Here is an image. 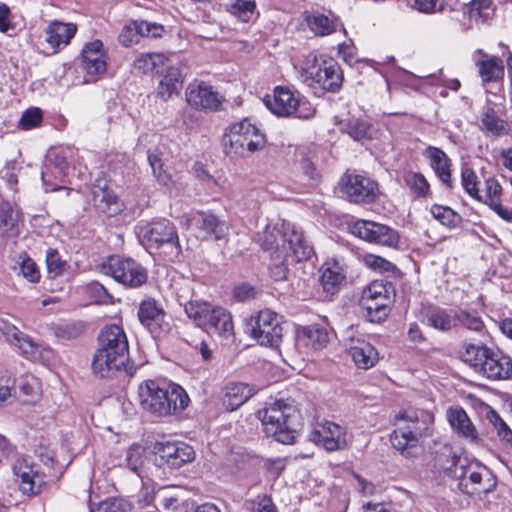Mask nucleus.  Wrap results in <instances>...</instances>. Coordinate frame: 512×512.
Segmentation results:
<instances>
[{
  "instance_id": "obj_1",
  "label": "nucleus",
  "mask_w": 512,
  "mask_h": 512,
  "mask_svg": "<svg viewBox=\"0 0 512 512\" xmlns=\"http://www.w3.org/2000/svg\"><path fill=\"white\" fill-rule=\"evenodd\" d=\"M138 395L141 408L155 417L180 413L190 402L188 394L180 385L156 380L140 384Z\"/></svg>"
},
{
  "instance_id": "obj_2",
  "label": "nucleus",
  "mask_w": 512,
  "mask_h": 512,
  "mask_svg": "<svg viewBox=\"0 0 512 512\" xmlns=\"http://www.w3.org/2000/svg\"><path fill=\"white\" fill-rule=\"evenodd\" d=\"M129 344L125 331L118 325L104 327L98 336V348L92 360L93 373L101 378L125 368Z\"/></svg>"
},
{
  "instance_id": "obj_3",
  "label": "nucleus",
  "mask_w": 512,
  "mask_h": 512,
  "mask_svg": "<svg viewBox=\"0 0 512 512\" xmlns=\"http://www.w3.org/2000/svg\"><path fill=\"white\" fill-rule=\"evenodd\" d=\"M257 415L266 435L283 444L294 442L295 434L302 424L301 414L290 400L266 403Z\"/></svg>"
},
{
  "instance_id": "obj_4",
  "label": "nucleus",
  "mask_w": 512,
  "mask_h": 512,
  "mask_svg": "<svg viewBox=\"0 0 512 512\" xmlns=\"http://www.w3.org/2000/svg\"><path fill=\"white\" fill-rule=\"evenodd\" d=\"M460 359L490 380H504L512 376V359L499 349L482 343L463 342Z\"/></svg>"
},
{
  "instance_id": "obj_5",
  "label": "nucleus",
  "mask_w": 512,
  "mask_h": 512,
  "mask_svg": "<svg viewBox=\"0 0 512 512\" xmlns=\"http://www.w3.org/2000/svg\"><path fill=\"white\" fill-rule=\"evenodd\" d=\"M434 422V416L425 410L408 409L396 416L390 441L393 447L406 457H414L420 439L425 436Z\"/></svg>"
},
{
  "instance_id": "obj_6",
  "label": "nucleus",
  "mask_w": 512,
  "mask_h": 512,
  "mask_svg": "<svg viewBox=\"0 0 512 512\" xmlns=\"http://www.w3.org/2000/svg\"><path fill=\"white\" fill-rule=\"evenodd\" d=\"M265 144V135L249 119L231 124L222 137L223 151L229 157H244L246 152L262 150Z\"/></svg>"
},
{
  "instance_id": "obj_7",
  "label": "nucleus",
  "mask_w": 512,
  "mask_h": 512,
  "mask_svg": "<svg viewBox=\"0 0 512 512\" xmlns=\"http://www.w3.org/2000/svg\"><path fill=\"white\" fill-rule=\"evenodd\" d=\"M267 108L279 117L311 119L316 113L315 107L303 96L288 88L276 87L273 98L265 100Z\"/></svg>"
},
{
  "instance_id": "obj_8",
  "label": "nucleus",
  "mask_w": 512,
  "mask_h": 512,
  "mask_svg": "<svg viewBox=\"0 0 512 512\" xmlns=\"http://www.w3.org/2000/svg\"><path fill=\"white\" fill-rule=\"evenodd\" d=\"M139 238L147 249H159L164 245L171 247L175 256L181 253V245L176 227L166 219L147 223L139 228Z\"/></svg>"
},
{
  "instance_id": "obj_9",
  "label": "nucleus",
  "mask_w": 512,
  "mask_h": 512,
  "mask_svg": "<svg viewBox=\"0 0 512 512\" xmlns=\"http://www.w3.org/2000/svg\"><path fill=\"white\" fill-rule=\"evenodd\" d=\"M247 326L251 337L260 345L276 347L282 340L280 316L270 309L261 310L251 317Z\"/></svg>"
},
{
  "instance_id": "obj_10",
  "label": "nucleus",
  "mask_w": 512,
  "mask_h": 512,
  "mask_svg": "<svg viewBox=\"0 0 512 512\" xmlns=\"http://www.w3.org/2000/svg\"><path fill=\"white\" fill-rule=\"evenodd\" d=\"M102 271L130 288L140 287L147 281L146 269L131 258L111 256L103 264Z\"/></svg>"
},
{
  "instance_id": "obj_11",
  "label": "nucleus",
  "mask_w": 512,
  "mask_h": 512,
  "mask_svg": "<svg viewBox=\"0 0 512 512\" xmlns=\"http://www.w3.org/2000/svg\"><path fill=\"white\" fill-rule=\"evenodd\" d=\"M186 229H196L199 237L205 240H221L229 230L226 221L219 219L211 211H195L184 215L181 221Z\"/></svg>"
},
{
  "instance_id": "obj_12",
  "label": "nucleus",
  "mask_w": 512,
  "mask_h": 512,
  "mask_svg": "<svg viewBox=\"0 0 512 512\" xmlns=\"http://www.w3.org/2000/svg\"><path fill=\"white\" fill-rule=\"evenodd\" d=\"M350 231L355 236L370 243L391 248L399 246V233L385 224L368 220H357L350 226Z\"/></svg>"
},
{
  "instance_id": "obj_13",
  "label": "nucleus",
  "mask_w": 512,
  "mask_h": 512,
  "mask_svg": "<svg viewBox=\"0 0 512 512\" xmlns=\"http://www.w3.org/2000/svg\"><path fill=\"white\" fill-rule=\"evenodd\" d=\"M308 439L329 452L343 450L348 445L346 428L331 421L318 424Z\"/></svg>"
},
{
  "instance_id": "obj_14",
  "label": "nucleus",
  "mask_w": 512,
  "mask_h": 512,
  "mask_svg": "<svg viewBox=\"0 0 512 512\" xmlns=\"http://www.w3.org/2000/svg\"><path fill=\"white\" fill-rule=\"evenodd\" d=\"M459 478L460 490L469 495L487 494L496 487V480L491 471L480 465L475 467L469 466L467 469H464Z\"/></svg>"
},
{
  "instance_id": "obj_15",
  "label": "nucleus",
  "mask_w": 512,
  "mask_h": 512,
  "mask_svg": "<svg viewBox=\"0 0 512 512\" xmlns=\"http://www.w3.org/2000/svg\"><path fill=\"white\" fill-rule=\"evenodd\" d=\"M341 191L352 202H372L376 197L378 184L363 175L346 174L341 180Z\"/></svg>"
},
{
  "instance_id": "obj_16",
  "label": "nucleus",
  "mask_w": 512,
  "mask_h": 512,
  "mask_svg": "<svg viewBox=\"0 0 512 512\" xmlns=\"http://www.w3.org/2000/svg\"><path fill=\"white\" fill-rule=\"evenodd\" d=\"M154 450L164 463L175 469L195 458L193 448L183 442H157Z\"/></svg>"
},
{
  "instance_id": "obj_17",
  "label": "nucleus",
  "mask_w": 512,
  "mask_h": 512,
  "mask_svg": "<svg viewBox=\"0 0 512 512\" xmlns=\"http://www.w3.org/2000/svg\"><path fill=\"white\" fill-rule=\"evenodd\" d=\"M186 100L196 109L212 111L218 110L222 103L219 93L205 82L190 83L186 88Z\"/></svg>"
},
{
  "instance_id": "obj_18",
  "label": "nucleus",
  "mask_w": 512,
  "mask_h": 512,
  "mask_svg": "<svg viewBox=\"0 0 512 512\" xmlns=\"http://www.w3.org/2000/svg\"><path fill=\"white\" fill-rule=\"evenodd\" d=\"M15 481L20 491L25 495L39 493L43 483V477L34 469V466L25 457L17 458L12 466Z\"/></svg>"
},
{
  "instance_id": "obj_19",
  "label": "nucleus",
  "mask_w": 512,
  "mask_h": 512,
  "mask_svg": "<svg viewBox=\"0 0 512 512\" xmlns=\"http://www.w3.org/2000/svg\"><path fill=\"white\" fill-rule=\"evenodd\" d=\"M163 26L143 20H134L127 23L121 30L118 40L124 47H130L139 42L140 37L159 38L162 36Z\"/></svg>"
},
{
  "instance_id": "obj_20",
  "label": "nucleus",
  "mask_w": 512,
  "mask_h": 512,
  "mask_svg": "<svg viewBox=\"0 0 512 512\" xmlns=\"http://www.w3.org/2000/svg\"><path fill=\"white\" fill-rule=\"evenodd\" d=\"M165 315L163 308L154 299L148 298L139 305L138 319L154 338L160 337L162 333Z\"/></svg>"
},
{
  "instance_id": "obj_21",
  "label": "nucleus",
  "mask_w": 512,
  "mask_h": 512,
  "mask_svg": "<svg viewBox=\"0 0 512 512\" xmlns=\"http://www.w3.org/2000/svg\"><path fill=\"white\" fill-rule=\"evenodd\" d=\"M347 351L359 369L368 370L379 361L378 351L364 338H351Z\"/></svg>"
},
{
  "instance_id": "obj_22",
  "label": "nucleus",
  "mask_w": 512,
  "mask_h": 512,
  "mask_svg": "<svg viewBox=\"0 0 512 512\" xmlns=\"http://www.w3.org/2000/svg\"><path fill=\"white\" fill-rule=\"evenodd\" d=\"M313 80L325 91L337 92L343 81L340 66L334 62H323L315 71L309 72Z\"/></svg>"
},
{
  "instance_id": "obj_23",
  "label": "nucleus",
  "mask_w": 512,
  "mask_h": 512,
  "mask_svg": "<svg viewBox=\"0 0 512 512\" xmlns=\"http://www.w3.org/2000/svg\"><path fill=\"white\" fill-rule=\"evenodd\" d=\"M447 420L454 432L461 438L471 443L480 440L479 433L467 413L462 408H450L447 411Z\"/></svg>"
},
{
  "instance_id": "obj_24",
  "label": "nucleus",
  "mask_w": 512,
  "mask_h": 512,
  "mask_svg": "<svg viewBox=\"0 0 512 512\" xmlns=\"http://www.w3.org/2000/svg\"><path fill=\"white\" fill-rule=\"evenodd\" d=\"M82 67L89 75H97L106 71L107 63L103 43L100 40H94L84 46Z\"/></svg>"
},
{
  "instance_id": "obj_25",
  "label": "nucleus",
  "mask_w": 512,
  "mask_h": 512,
  "mask_svg": "<svg viewBox=\"0 0 512 512\" xmlns=\"http://www.w3.org/2000/svg\"><path fill=\"white\" fill-rule=\"evenodd\" d=\"M424 155L429 159L430 166L447 187H452L451 166L452 161L448 155L440 148L429 146L425 149Z\"/></svg>"
},
{
  "instance_id": "obj_26",
  "label": "nucleus",
  "mask_w": 512,
  "mask_h": 512,
  "mask_svg": "<svg viewBox=\"0 0 512 512\" xmlns=\"http://www.w3.org/2000/svg\"><path fill=\"white\" fill-rule=\"evenodd\" d=\"M257 389L255 386L242 382L229 383L225 387L223 403L227 409L233 411L249 400Z\"/></svg>"
},
{
  "instance_id": "obj_27",
  "label": "nucleus",
  "mask_w": 512,
  "mask_h": 512,
  "mask_svg": "<svg viewBox=\"0 0 512 512\" xmlns=\"http://www.w3.org/2000/svg\"><path fill=\"white\" fill-rule=\"evenodd\" d=\"M312 253L313 249L305 241L302 233L294 229L289 230L286 240V249L282 258L284 260L291 258L292 260L300 262L309 259Z\"/></svg>"
},
{
  "instance_id": "obj_28",
  "label": "nucleus",
  "mask_w": 512,
  "mask_h": 512,
  "mask_svg": "<svg viewBox=\"0 0 512 512\" xmlns=\"http://www.w3.org/2000/svg\"><path fill=\"white\" fill-rule=\"evenodd\" d=\"M299 340L311 350H321L330 341V331L326 326L311 324L303 327L298 332Z\"/></svg>"
},
{
  "instance_id": "obj_29",
  "label": "nucleus",
  "mask_w": 512,
  "mask_h": 512,
  "mask_svg": "<svg viewBox=\"0 0 512 512\" xmlns=\"http://www.w3.org/2000/svg\"><path fill=\"white\" fill-rule=\"evenodd\" d=\"M207 319V330H210L219 336L228 339L234 334V324L231 314L222 307H214L211 315Z\"/></svg>"
},
{
  "instance_id": "obj_30",
  "label": "nucleus",
  "mask_w": 512,
  "mask_h": 512,
  "mask_svg": "<svg viewBox=\"0 0 512 512\" xmlns=\"http://www.w3.org/2000/svg\"><path fill=\"white\" fill-rule=\"evenodd\" d=\"M92 202L101 213L111 217L121 212V205L116 195L106 187H96L92 190Z\"/></svg>"
},
{
  "instance_id": "obj_31",
  "label": "nucleus",
  "mask_w": 512,
  "mask_h": 512,
  "mask_svg": "<svg viewBox=\"0 0 512 512\" xmlns=\"http://www.w3.org/2000/svg\"><path fill=\"white\" fill-rule=\"evenodd\" d=\"M166 68V73L157 87V97L164 102L168 101L173 95L179 94L183 84L182 75L177 68L168 65Z\"/></svg>"
},
{
  "instance_id": "obj_32",
  "label": "nucleus",
  "mask_w": 512,
  "mask_h": 512,
  "mask_svg": "<svg viewBox=\"0 0 512 512\" xmlns=\"http://www.w3.org/2000/svg\"><path fill=\"white\" fill-rule=\"evenodd\" d=\"M169 59L161 53H141L133 62V67L139 73H163Z\"/></svg>"
},
{
  "instance_id": "obj_33",
  "label": "nucleus",
  "mask_w": 512,
  "mask_h": 512,
  "mask_svg": "<svg viewBox=\"0 0 512 512\" xmlns=\"http://www.w3.org/2000/svg\"><path fill=\"white\" fill-rule=\"evenodd\" d=\"M289 230L282 232L276 227L267 226L263 231L261 238V246L265 251L276 254L277 258H282L286 249V240Z\"/></svg>"
},
{
  "instance_id": "obj_34",
  "label": "nucleus",
  "mask_w": 512,
  "mask_h": 512,
  "mask_svg": "<svg viewBox=\"0 0 512 512\" xmlns=\"http://www.w3.org/2000/svg\"><path fill=\"white\" fill-rule=\"evenodd\" d=\"M77 27L73 23L52 22L47 28V42L53 47L67 45L74 37Z\"/></svg>"
},
{
  "instance_id": "obj_35",
  "label": "nucleus",
  "mask_w": 512,
  "mask_h": 512,
  "mask_svg": "<svg viewBox=\"0 0 512 512\" xmlns=\"http://www.w3.org/2000/svg\"><path fill=\"white\" fill-rule=\"evenodd\" d=\"M424 319L428 326L442 332L450 331L455 325L454 313L440 307H429L424 313Z\"/></svg>"
},
{
  "instance_id": "obj_36",
  "label": "nucleus",
  "mask_w": 512,
  "mask_h": 512,
  "mask_svg": "<svg viewBox=\"0 0 512 512\" xmlns=\"http://www.w3.org/2000/svg\"><path fill=\"white\" fill-rule=\"evenodd\" d=\"M455 325L465 330L481 334L485 331L482 317L475 310L459 309L454 312Z\"/></svg>"
},
{
  "instance_id": "obj_37",
  "label": "nucleus",
  "mask_w": 512,
  "mask_h": 512,
  "mask_svg": "<svg viewBox=\"0 0 512 512\" xmlns=\"http://www.w3.org/2000/svg\"><path fill=\"white\" fill-rule=\"evenodd\" d=\"M392 298L362 299V308L366 310V317L370 322L380 323L384 321L390 312Z\"/></svg>"
},
{
  "instance_id": "obj_38",
  "label": "nucleus",
  "mask_w": 512,
  "mask_h": 512,
  "mask_svg": "<svg viewBox=\"0 0 512 512\" xmlns=\"http://www.w3.org/2000/svg\"><path fill=\"white\" fill-rule=\"evenodd\" d=\"M19 213L9 202H3L0 206V233L4 236L18 234Z\"/></svg>"
},
{
  "instance_id": "obj_39",
  "label": "nucleus",
  "mask_w": 512,
  "mask_h": 512,
  "mask_svg": "<svg viewBox=\"0 0 512 512\" xmlns=\"http://www.w3.org/2000/svg\"><path fill=\"white\" fill-rule=\"evenodd\" d=\"M213 309L214 306L206 301L190 300L184 304L186 315L199 327H207V319Z\"/></svg>"
},
{
  "instance_id": "obj_40",
  "label": "nucleus",
  "mask_w": 512,
  "mask_h": 512,
  "mask_svg": "<svg viewBox=\"0 0 512 512\" xmlns=\"http://www.w3.org/2000/svg\"><path fill=\"white\" fill-rule=\"evenodd\" d=\"M481 128L494 136H503L509 132V124L501 119L492 108H486L481 117Z\"/></svg>"
},
{
  "instance_id": "obj_41",
  "label": "nucleus",
  "mask_w": 512,
  "mask_h": 512,
  "mask_svg": "<svg viewBox=\"0 0 512 512\" xmlns=\"http://www.w3.org/2000/svg\"><path fill=\"white\" fill-rule=\"evenodd\" d=\"M321 271L319 281L323 289L331 295L334 294L344 280V275L341 273L340 267L336 263H334L333 266L325 264L322 266Z\"/></svg>"
},
{
  "instance_id": "obj_42",
  "label": "nucleus",
  "mask_w": 512,
  "mask_h": 512,
  "mask_svg": "<svg viewBox=\"0 0 512 512\" xmlns=\"http://www.w3.org/2000/svg\"><path fill=\"white\" fill-rule=\"evenodd\" d=\"M476 64L484 82L496 81L504 75L502 60L497 57L481 59Z\"/></svg>"
},
{
  "instance_id": "obj_43",
  "label": "nucleus",
  "mask_w": 512,
  "mask_h": 512,
  "mask_svg": "<svg viewBox=\"0 0 512 512\" xmlns=\"http://www.w3.org/2000/svg\"><path fill=\"white\" fill-rule=\"evenodd\" d=\"M12 345L17 347L22 355L31 360L40 359L43 356V352L48 351L23 332L21 333V337H18Z\"/></svg>"
},
{
  "instance_id": "obj_44",
  "label": "nucleus",
  "mask_w": 512,
  "mask_h": 512,
  "mask_svg": "<svg viewBox=\"0 0 512 512\" xmlns=\"http://www.w3.org/2000/svg\"><path fill=\"white\" fill-rule=\"evenodd\" d=\"M341 130L347 133L351 138L356 141L367 139L370 137V126L367 122L358 119L350 118L340 123Z\"/></svg>"
},
{
  "instance_id": "obj_45",
  "label": "nucleus",
  "mask_w": 512,
  "mask_h": 512,
  "mask_svg": "<svg viewBox=\"0 0 512 512\" xmlns=\"http://www.w3.org/2000/svg\"><path fill=\"white\" fill-rule=\"evenodd\" d=\"M148 162L158 183L170 189L173 185V180L171 174L163 169L161 153L158 151L148 152Z\"/></svg>"
},
{
  "instance_id": "obj_46",
  "label": "nucleus",
  "mask_w": 512,
  "mask_h": 512,
  "mask_svg": "<svg viewBox=\"0 0 512 512\" xmlns=\"http://www.w3.org/2000/svg\"><path fill=\"white\" fill-rule=\"evenodd\" d=\"M310 30L317 36H327L335 31V24L328 16L314 13L306 18Z\"/></svg>"
},
{
  "instance_id": "obj_47",
  "label": "nucleus",
  "mask_w": 512,
  "mask_h": 512,
  "mask_svg": "<svg viewBox=\"0 0 512 512\" xmlns=\"http://www.w3.org/2000/svg\"><path fill=\"white\" fill-rule=\"evenodd\" d=\"M431 214L442 225L449 228H455L461 222V216L447 206L435 204L431 207Z\"/></svg>"
},
{
  "instance_id": "obj_48",
  "label": "nucleus",
  "mask_w": 512,
  "mask_h": 512,
  "mask_svg": "<svg viewBox=\"0 0 512 512\" xmlns=\"http://www.w3.org/2000/svg\"><path fill=\"white\" fill-rule=\"evenodd\" d=\"M486 418L496 430L499 438L507 444H510L512 447V430L499 416V414L495 410L490 409L486 413Z\"/></svg>"
},
{
  "instance_id": "obj_49",
  "label": "nucleus",
  "mask_w": 512,
  "mask_h": 512,
  "mask_svg": "<svg viewBox=\"0 0 512 512\" xmlns=\"http://www.w3.org/2000/svg\"><path fill=\"white\" fill-rule=\"evenodd\" d=\"M392 284L383 280H375L363 291L362 299L391 298Z\"/></svg>"
},
{
  "instance_id": "obj_50",
  "label": "nucleus",
  "mask_w": 512,
  "mask_h": 512,
  "mask_svg": "<svg viewBox=\"0 0 512 512\" xmlns=\"http://www.w3.org/2000/svg\"><path fill=\"white\" fill-rule=\"evenodd\" d=\"M255 9L256 3L254 0H233L227 10L241 21L247 22Z\"/></svg>"
},
{
  "instance_id": "obj_51",
  "label": "nucleus",
  "mask_w": 512,
  "mask_h": 512,
  "mask_svg": "<svg viewBox=\"0 0 512 512\" xmlns=\"http://www.w3.org/2000/svg\"><path fill=\"white\" fill-rule=\"evenodd\" d=\"M46 266L49 276L56 278L66 270L67 262L61 258L57 250L49 249L46 253Z\"/></svg>"
},
{
  "instance_id": "obj_52",
  "label": "nucleus",
  "mask_w": 512,
  "mask_h": 512,
  "mask_svg": "<svg viewBox=\"0 0 512 512\" xmlns=\"http://www.w3.org/2000/svg\"><path fill=\"white\" fill-rule=\"evenodd\" d=\"M407 186L420 197H426L429 193V183L421 173L409 172L405 176Z\"/></svg>"
},
{
  "instance_id": "obj_53",
  "label": "nucleus",
  "mask_w": 512,
  "mask_h": 512,
  "mask_svg": "<svg viewBox=\"0 0 512 512\" xmlns=\"http://www.w3.org/2000/svg\"><path fill=\"white\" fill-rule=\"evenodd\" d=\"M478 177L476 173L471 168H463L461 173V183L466 191L471 197L482 200V197L479 195V190L477 188Z\"/></svg>"
},
{
  "instance_id": "obj_54",
  "label": "nucleus",
  "mask_w": 512,
  "mask_h": 512,
  "mask_svg": "<svg viewBox=\"0 0 512 512\" xmlns=\"http://www.w3.org/2000/svg\"><path fill=\"white\" fill-rule=\"evenodd\" d=\"M21 261L19 262V272L28 281L35 283L40 279V272L36 263L28 256H20Z\"/></svg>"
},
{
  "instance_id": "obj_55",
  "label": "nucleus",
  "mask_w": 512,
  "mask_h": 512,
  "mask_svg": "<svg viewBox=\"0 0 512 512\" xmlns=\"http://www.w3.org/2000/svg\"><path fill=\"white\" fill-rule=\"evenodd\" d=\"M245 506L251 512H277L272 499L267 495H259L254 500L246 501Z\"/></svg>"
},
{
  "instance_id": "obj_56",
  "label": "nucleus",
  "mask_w": 512,
  "mask_h": 512,
  "mask_svg": "<svg viewBox=\"0 0 512 512\" xmlns=\"http://www.w3.org/2000/svg\"><path fill=\"white\" fill-rule=\"evenodd\" d=\"M18 388L26 396H37L40 392L39 381L31 374H25L19 378Z\"/></svg>"
},
{
  "instance_id": "obj_57",
  "label": "nucleus",
  "mask_w": 512,
  "mask_h": 512,
  "mask_svg": "<svg viewBox=\"0 0 512 512\" xmlns=\"http://www.w3.org/2000/svg\"><path fill=\"white\" fill-rule=\"evenodd\" d=\"M143 454H144V448L140 445H132L128 448L126 451V463L127 467L137 472L139 467L143 464Z\"/></svg>"
},
{
  "instance_id": "obj_58",
  "label": "nucleus",
  "mask_w": 512,
  "mask_h": 512,
  "mask_svg": "<svg viewBox=\"0 0 512 512\" xmlns=\"http://www.w3.org/2000/svg\"><path fill=\"white\" fill-rule=\"evenodd\" d=\"M42 122V112L39 108H31L26 110L20 120L19 125L23 129H31L38 126Z\"/></svg>"
},
{
  "instance_id": "obj_59",
  "label": "nucleus",
  "mask_w": 512,
  "mask_h": 512,
  "mask_svg": "<svg viewBox=\"0 0 512 512\" xmlns=\"http://www.w3.org/2000/svg\"><path fill=\"white\" fill-rule=\"evenodd\" d=\"M364 263L374 271L386 272L393 268V264L385 258L373 254L364 257Z\"/></svg>"
},
{
  "instance_id": "obj_60",
  "label": "nucleus",
  "mask_w": 512,
  "mask_h": 512,
  "mask_svg": "<svg viewBox=\"0 0 512 512\" xmlns=\"http://www.w3.org/2000/svg\"><path fill=\"white\" fill-rule=\"evenodd\" d=\"M127 504L120 499H111L101 502L96 509L91 512H126Z\"/></svg>"
},
{
  "instance_id": "obj_61",
  "label": "nucleus",
  "mask_w": 512,
  "mask_h": 512,
  "mask_svg": "<svg viewBox=\"0 0 512 512\" xmlns=\"http://www.w3.org/2000/svg\"><path fill=\"white\" fill-rule=\"evenodd\" d=\"M502 193V187L498 183V181L494 178H488L485 181V195H484V203L488 204L491 200H500V195Z\"/></svg>"
},
{
  "instance_id": "obj_62",
  "label": "nucleus",
  "mask_w": 512,
  "mask_h": 512,
  "mask_svg": "<svg viewBox=\"0 0 512 512\" xmlns=\"http://www.w3.org/2000/svg\"><path fill=\"white\" fill-rule=\"evenodd\" d=\"M14 380L7 370H0V404L5 402L11 396V387Z\"/></svg>"
},
{
  "instance_id": "obj_63",
  "label": "nucleus",
  "mask_w": 512,
  "mask_h": 512,
  "mask_svg": "<svg viewBox=\"0 0 512 512\" xmlns=\"http://www.w3.org/2000/svg\"><path fill=\"white\" fill-rule=\"evenodd\" d=\"M414 7L419 12L427 14L440 12L443 9L440 0H414Z\"/></svg>"
},
{
  "instance_id": "obj_64",
  "label": "nucleus",
  "mask_w": 512,
  "mask_h": 512,
  "mask_svg": "<svg viewBox=\"0 0 512 512\" xmlns=\"http://www.w3.org/2000/svg\"><path fill=\"white\" fill-rule=\"evenodd\" d=\"M0 331L6 340L12 345L18 337H21V331L7 321H0Z\"/></svg>"
}]
</instances>
